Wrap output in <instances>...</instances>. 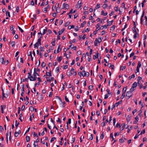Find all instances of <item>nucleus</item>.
Segmentation results:
<instances>
[{
	"label": "nucleus",
	"instance_id": "40",
	"mask_svg": "<svg viewBox=\"0 0 147 147\" xmlns=\"http://www.w3.org/2000/svg\"><path fill=\"white\" fill-rule=\"evenodd\" d=\"M126 87L125 88H123V93H124V94H125V92L126 91Z\"/></svg>",
	"mask_w": 147,
	"mask_h": 147
},
{
	"label": "nucleus",
	"instance_id": "56",
	"mask_svg": "<svg viewBox=\"0 0 147 147\" xmlns=\"http://www.w3.org/2000/svg\"><path fill=\"white\" fill-rule=\"evenodd\" d=\"M54 39H55V40L52 42L51 43L53 46H55V39L54 38Z\"/></svg>",
	"mask_w": 147,
	"mask_h": 147
},
{
	"label": "nucleus",
	"instance_id": "17",
	"mask_svg": "<svg viewBox=\"0 0 147 147\" xmlns=\"http://www.w3.org/2000/svg\"><path fill=\"white\" fill-rule=\"evenodd\" d=\"M113 23V20H112L111 21H109L107 23V26L111 25Z\"/></svg>",
	"mask_w": 147,
	"mask_h": 147
},
{
	"label": "nucleus",
	"instance_id": "47",
	"mask_svg": "<svg viewBox=\"0 0 147 147\" xmlns=\"http://www.w3.org/2000/svg\"><path fill=\"white\" fill-rule=\"evenodd\" d=\"M15 44V41H12L11 42V45L12 47L14 46Z\"/></svg>",
	"mask_w": 147,
	"mask_h": 147
},
{
	"label": "nucleus",
	"instance_id": "58",
	"mask_svg": "<svg viewBox=\"0 0 147 147\" xmlns=\"http://www.w3.org/2000/svg\"><path fill=\"white\" fill-rule=\"evenodd\" d=\"M30 109L31 111H34V109L32 106H30Z\"/></svg>",
	"mask_w": 147,
	"mask_h": 147
},
{
	"label": "nucleus",
	"instance_id": "7",
	"mask_svg": "<svg viewBox=\"0 0 147 147\" xmlns=\"http://www.w3.org/2000/svg\"><path fill=\"white\" fill-rule=\"evenodd\" d=\"M64 30L65 29L64 28H63L62 29L61 31H59L58 32L59 35H61V34H62L63 33Z\"/></svg>",
	"mask_w": 147,
	"mask_h": 147
},
{
	"label": "nucleus",
	"instance_id": "64",
	"mask_svg": "<svg viewBox=\"0 0 147 147\" xmlns=\"http://www.w3.org/2000/svg\"><path fill=\"white\" fill-rule=\"evenodd\" d=\"M96 114L97 115L99 116L100 114L99 111H97L96 112Z\"/></svg>",
	"mask_w": 147,
	"mask_h": 147
},
{
	"label": "nucleus",
	"instance_id": "18",
	"mask_svg": "<svg viewBox=\"0 0 147 147\" xmlns=\"http://www.w3.org/2000/svg\"><path fill=\"white\" fill-rule=\"evenodd\" d=\"M1 59L2 60V63L5 64L6 63V62L4 61L5 58L4 57H2Z\"/></svg>",
	"mask_w": 147,
	"mask_h": 147
},
{
	"label": "nucleus",
	"instance_id": "54",
	"mask_svg": "<svg viewBox=\"0 0 147 147\" xmlns=\"http://www.w3.org/2000/svg\"><path fill=\"white\" fill-rule=\"evenodd\" d=\"M97 39L96 38L95 41V42H94V45H95V46H97V44H98V42H97Z\"/></svg>",
	"mask_w": 147,
	"mask_h": 147
},
{
	"label": "nucleus",
	"instance_id": "14",
	"mask_svg": "<svg viewBox=\"0 0 147 147\" xmlns=\"http://www.w3.org/2000/svg\"><path fill=\"white\" fill-rule=\"evenodd\" d=\"M122 100H121L119 101L118 102H116L115 103V105L117 107L119 104L121 103Z\"/></svg>",
	"mask_w": 147,
	"mask_h": 147
},
{
	"label": "nucleus",
	"instance_id": "63",
	"mask_svg": "<svg viewBox=\"0 0 147 147\" xmlns=\"http://www.w3.org/2000/svg\"><path fill=\"white\" fill-rule=\"evenodd\" d=\"M105 125V122H102L101 123V125L102 127L104 126Z\"/></svg>",
	"mask_w": 147,
	"mask_h": 147
},
{
	"label": "nucleus",
	"instance_id": "38",
	"mask_svg": "<svg viewBox=\"0 0 147 147\" xmlns=\"http://www.w3.org/2000/svg\"><path fill=\"white\" fill-rule=\"evenodd\" d=\"M115 26L114 25H113L111 27L110 30H114L115 29Z\"/></svg>",
	"mask_w": 147,
	"mask_h": 147
},
{
	"label": "nucleus",
	"instance_id": "5",
	"mask_svg": "<svg viewBox=\"0 0 147 147\" xmlns=\"http://www.w3.org/2000/svg\"><path fill=\"white\" fill-rule=\"evenodd\" d=\"M99 54L98 53V51L96 53V55H94L93 56V58L94 59H95L96 58H98L99 57Z\"/></svg>",
	"mask_w": 147,
	"mask_h": 147
},
{
	"label": "nucleus",
	"instance_id": "22",
	"mask_svg": "<svg viewBox=\"0 0 147 147\" xmlns=\"http://www.w3.org/2000/svg\"><path fill=\"white\" fill-rule=\"evenodd\" d=\"M34 48H38V47L39 46V45H38L37 42H36V43L34 45Z\"/></svg>",
	"mask_w": 147,
	"mask_h": 147
},
{
	"label": "nucleus",
	"instance_id": "46",
	"mask_svg": "<svg viewBox=\"0 0 147 147\" xmlns=\"http://www.w3.org/2000/svg\"><path fill=\"white\" fill-rule=\"evenodd\" d=\"M124 140L122 138H121L119 140V142L121 143H122L124 142Z\"/></svg>",
	"mask_w": 147,
	"mask_h": 147
},
{
	"label": "nucleus",
	"instance_id": "42",
	"mask_svg": "<svg viewBox=\"0 0 147 147\" xmlns=\"http://www.w3.org/2000/svg\"><path fill=\"white\" fill-rule=\"evenodd\" d=\"M141 63L139 61L138 62V65L137 66V67H138L139 68V67H141Z\"/></svg>",
	"mask_w": 147,
	"mask_h": 147
},
{
	"label": "nucleus",
	"instance_id": "10",
	"mask_svg": "<svg viewBox=\"0 0 147 147\" xmlns=\"http://www.w3.org/2000/svg\"><path fill=\"white\" fill-rule=\"evenodd\" d=\"M46 75L47 76H49L51 77L52 76V74L51 73V71H50V72H47Z\"/></svg>",
	"mask_w": 147,
	"mask_h": 147
},
{
	"label": "nucleus",
	"instance_id": "25",
	"mask_svg": "<svg viewBox=\"0 0 147 147\" xmlns=\"http://www.w3.org/2000/svg\"><path fill=\"white\" fill-rule=\"evenodd\" d=\"M137 36H138V34L137 33V32H136V33H135L134 36V38H136Z\"/></svg>",
	"mask_w": 147,
	"mask_h": 147
},
{
	"label": "nucleus",
	"instance_id": "49",
	"mask_svg": "<svg viewBox=\"0 0 147 147\" xmlns=\"http://www.w3.org/2000/svg\"><path fill=\"white\" fill-rule=\"evenodd\" d=\"M41 41L40 39L39 40H37V43L38 44V45H41Z\"/></svg>",
	"mask_w": 147,
	"mask_h": 147
},
{
	"label": "nucleus",
	"instance_id": "32",
	"mask_svg": "<svg viewBox=\"0 0 147 147\" xmlns=\"http://www.w3.org/2000/svg\"><path fill=\"white\" fill-rule=\"evenodd\" d=\"M135 90L134 88L133 87H131V88L130 89V90L129 91V92H130L131 93Z\"/></svg>",
	"mask_w": 147,
	"mask_h": 147
},
{
	"label": "nucleus",
	"instance_id": "9",
	"mask_svg": "<svg viewBox=\"0 0 147 147\" xmlns=\"http://www.w3.org/2000/svg\"><path fill=\"white\" fill-rule=\"evenodd\" d=\"M54 79L53 77H51L50 78L47 77V79L48 81L50 82L51 80H53Z\"/></svg>",
	"mask_w": 147,
	"mask_h": 147
},
{
	"label": "nucleus",
	"instance_id": "53",
	"mask_svg": "<svg viewBox=\"0 0 147 147\" xmlns=\"http://www.w3.org/2000/svg\"><path fill=\"white\" fill-rule=\"evenodd\" d=\"M125 66H121L120 67V69L121 70H123V69H125Z\"/></svg>",
	"mask_w": 147,
	"mask_h": 147
},
{
	"label": "nucleus",
	"instance_id": "27",
	"mask_svg": "<svg viewBox=\"0 0 147 147\" xmlns=\"http://www.w3.org/2000/svg\"><path fill=\"white\" fill-rule=\"evenodd\" d=\"M102 7L104 9H106L107 7V4H105L103 5Z\"/></svg>",
	"mask_w": 147,
	"mask_h": 147
},
{
	"label": "nucleus",
	"instance_id": "24",
	"mask_svg": "<svg viewBox=\"0 0 147 147\" xmlns=\"http://www.w3.org/2000/svg\"><path fill=\"white\" fill-rule=\"evenodd\" d=\"M135 76L134 74H133L132 75L131 77V76H130L129 77V79L131 80L132 78H135Z\"/></svg>",
	"mask_w": 147,
	"mask_h": 147
},
{
	"label": "nucleus",
	"instance_id": "61",
	"mask_svg": "<svg viewBox=\"0 0 147 147\" xmlns=\"http://www.w3.org/2000/svg\"><path fill=\"white\" fill-rule=\"evenodd\" d=\"M3 130V128L2 126L0 125V131H2Z\"/></svg>",
	"mask_w": 147,
	"mask_h": 147
},
{
	"label": "nucleus",
	"instance_id": "30",
	"mask_svg": "<svg viewBox=\"0 0 147 147\" xmlns=\"http://www.w3.org/2000/svg\"><path fill=\"white\" fill-rule=\"evenodd\" d=\"M107 26L106 25H104L102 26L100 28L101 29H103L104 28H107Z\"/></svg>",
	"mask_w": 147,
	"mask_h": 147
},
{
	"label": "nucleus",
	"instance_id": "34",
	"mask_svg": "<svg viewBox=\"0 0 147 147\" xmlns=\"http://www.w3.org/2000/svg\"><path fill=\"white\" fill-rule=\"evenodd\" d=\"M7 14L8 16V17H10V13H9V12L8 11H7L6 12V16H7Z\"/></svg>",
	"mask_w": 147,
	"mask_h": 147
},
{
	"label": "nucleus",
	"instance_id": "36",
	"mask_svg": "<svg viewBox=\"0 0 147 147\" xmlns=\"http://www.w3.org/2000/svg\"><path fill=\"white\" fill-rule=\"evenodd\" d=\"M93 139V135L92 134H91L90 135V136L88 140H92Z\"/></svg>",
	"mask_w": 147,
	"mask_h": 147
},
{
	"label": "nucleus",
	"instance_id": "52",
	"mask_svg": "<svg viewBox=\"0 0 147 147\" xmlns=\"http://www.w3.org/2000/svg\"><path fill=\"white\" fill-rule=\"evenodd\" d=\"M142 79V77H140V76H139L138 77V84H139V81L140 80H141Z\"/></svg>",
	"mask_w": 147,
	"mask_h": 147
},
{
	"label": "nucleus",
	"instance_id": "62",
	"mask_svg": "<svg viewBox=\"0 0 147 147\" xmlns=\"http://www.w3.org/2000/svg\"><path fill=\"white\" fill-rule=\"evenodd\" d=\"M75 63V60L74 59L73 60V61H72V62L71 63V65H72L74 64Z\"/></svg>",
	"mask_w": 147,
	"mask_h": 147
},
{
	"label": "nucleus",
	"instance_id": "57",
	"mask_svg": "<svg viewBox=\"0 0 147 147\" xmlns=\"http://www.w3.org/2000/svg\"><path fill=\"white\" fill-rule=\"evenodd\" d=\"M72 140H71V141L72 142V143H73L75 142V138L74 137H72Z\"/></svg>",
	"mask_w": 147,
	"mask_h": 147
},
{
	"label": "nucleus",
	"instance_id": "45",
	"mask_svg": "<svg viewBox=\"0 0 147 147\" xmlns=\"http://www.w3.org/2000/svg\"><path fill=\"white\" fill-rule=\"evenodd\" d=\"M77 55H80L81 54V51L79 50L78 51L77 53Z\"/></svg>",
	"mask_w": 147,
	"mask_h": 147
},
{
	"label": "nucleus",
	"instance_id": "11",
	"mask_svg": "<svg viewBox=\"0 0 147 147\" xmlns=\"http://www.w3.org/2000/svg\"><path fill=\"white\" fill-rule=\"evenodd\" d=\"M62 59V58L61 56L60 57H57V59L58 61L60 62Z\"/></svg>",
	"mask_w": 147,
	"mask_h": 147
},
{
	"label": "nucleus",
	"instance_id": "43",
	"mask_svg": "<svg viewBox=\"0 0 147 147\" xmlns=\"http://www.w3.org/2000/svg\"><path fill=\"white\" fill-rule=\"evenodd\" d=\"M139 69L138 67H137V69L135 71V72L136 73L138 72H139Z\"/></svg>",
	"mask_w": 147,
	"mask_h": 147
},
{
	"label": "nucleus",
	"instance_id": "37",
	"mask_svg": "<svg viewBox=\"0 0 147 147\" xmlns=\"http://www.w3.org/2000/svg\"><path fill=\"white\" fill-rule=\"evenodd\" d=\"M86 22L85 21H84L81 24V26L83 28L84 27V25H85L86 24Z\"/></svg>",
	"mask_w": 147,
	"mask_h": 147
},
{
	"label": "nucleus",
	"instance_id": "44",
	"mask_svg": "<svg viewBox=\"0 0 147 147\" xmlns=\"http://www.w3.org/2000/svg\"><path fill=\"white\" fill-rule=\"evenodd\" d=\"M40 51H44V48L43 47H40Z\"/></svg>",
	"mask_w": 147,
	"mask_h": 147
},
{
	"label": "nucleus",
	"instance_id": "19",
	"mask_svg": "<svg viewBox=\"0 0 147 147\" xmlns=\"http://www.w3.org/2000/svg\"><path fill=\"white\" fill-rule=\"evenodd\" d=\"M61 45H59L57 51V53H58L60 51H61V49H60V47Z\"/></svg>",
	"mask_w": 147,
	"mask_h": 147
},
{
	"label": "nucleus",
	"instance_id": "6",
	"mask_svg": "<svg viewBox=\"0 0 147 147\" xmlns=\"http://www.w3.org/2000/svg\"><path fill=\"white\" fill-rule=\"evenodd\" d=\"M63 8H65L66 9H69V5L68 4L64 3L63 5Z\"/></svg>",
	"mask_w": 147,
	"mask_h": 147
},
{
	"label": "nucleus",
	"instance_id": "59",
	"mask_svg": "<svg viewBox=\"0 0 147 147\" xmlns=\"http://www.w3.org/2000/svg\"><path fill=\"white\" fill-rule=\"evenodd\" d=\"M78 4L79 5H80L81 4H82V1L81 0H79L78 2Z\"/></svg>",
	"mask_w": 147,
	"mask_h": 147
},
{
	"label": "nucleus",
	"instance_id": "41",
	"mask_svg": "<svg viewBox=\"0 0 147 147\" xmlns=\"http://www.w3.org/2000/svg\"><path fill=\"white\" fill-rule=\"evenodd\" d=\"M46 66V64L44 62H43L41 64V67H44Z\"/></svg>",
	"mask_w": 147,
	"mask_h": 147
},
{
	"label": "nucleus",
	"instance_id": "50",
	"mask_svg": "<svg viewBox=\"0 0 147 147\" xmlns=\"http://www.w3.org/2000/svg\"><path fill=\"white\" fill-rule=\"evenodd\" d=\"M125 94L123 93L122 95L121 96V98L122 99L123 98L125 97Z\"/></svg>",
	"mask_w": 147,
	"mask_h": 147
},
{
	"label": "nucleus",
	"instance_id": "39",
	"mask_svg": "<svg viewBox=\"0 0 147 147\" xmlns=\"http://www.w3.org/2000/svg\"><path fill=\"white\" fill-rule=\"evenodd\" d=\"M70 22H66V23H65V24H64L65 26L67 27V26L68 25H69L70 24Z\"/></svg>",
	"mask_w": 147,
	"mask_h": 147
},
{
	"label": "nucleus",
	"instance_id": "23",
	"mask_svg": "<svg viewBox=\"0 0 147 147\" xmlns=\"http://www.w3.org/2000/svg\"><path fill=\"white\" fill-rule=\"evenodd\" d=\"M26 141L27 142H28L30 141V137L28 136H26Z\"/></svg>",
	"mask_w": 147,
	"mask_h": 147
},
{
	"label": "nucleus",
	"instance_id": "12",
	"mask_svg": "<svg viewBox=\"0 0 147 147\" xmlns=\"http://www.w3.org/2000/svg\"><path fill=\"white\" fill-rule=\"evenodd\" d=\"M137 86V83L136 82H135L132 84V87L134 88H136Z\"/></svg>",
	"mask_w": 147,
	"mask_h": 147
},
{
	"label": "nucleus",
	"instance_id": "60",
	"mask_svg": "<svg viewBox=\"0 0 147 147\" xmlns=\"http://www.w3.org/2000/svg\"><path fill=\"white\" fill-rule=\"evenodd\" d=\"M47 7H45L43 9V11L44 12H45V13H46L47 12Z\"/></svg>",
	"mask_w": 147,
	"mask_h": 147
},
{
	"label": "nucleus",
	"instance_id": "21",
	"mask_svg": "<svg viewBox=\"0 0 147 147\" xmlns=\"http://www.w3.org/2000/svg\"><path fill=\"white\" fill-rule=\"evenodd\" d=\"M106 91L107 92H108V94H111V95H112V93L111 92H110V90L108 89H107L106 90Z\"/></svg>",
	"mask_w": 147,
	"mask_h": 147
},
{
	"label": "nucleus",
	"instance_id": "33",
	"mask_svg": "<svg viewBox=\"0 0 147 147\" xmlns=\"http://www.w3.org/2000/svg\"><path fill=\"white\" fill-rule=\"evenodd\" d=\"M75 26L74 25H72L71 26H68V29H71L72 28H74Z\"/></svg>",
	"mask_w": 147,
	"mask_h": 147
},
{
	"label": "nucleus",
	"instance_id": "48",
	"mask_svg": "<svg viewBox=\"0 0 147 147\" xmlns=\"http://www.w3.org/2000/svg\"><path fill=\"white\" fill-rule=\"evenodd\" d=\"M56 139V138L55 137H53L52 138L50 142H51L54 141Z\"/></svg>",
	"mask_w": 147,
	"mask_h": 147
},
{
	"label": "nucleus",
	"instance_id": "29",
	"mask_svg": "<svg viewBox=\"0 0 147 147\" xmlns=\"http://www.w3.org/2000/svg\"><path fill=\"white\" fill-rule=\"evenodd\" d=\"M71 123V119L69 118L68 119V121L67 122V125H68L69 124H70Z\"/></svg>",
	"mask_w": 147,
	"mask_h": 147
},
{
	"label": "nucleus",
	"instance_id": "26",
	"mask_svg": "<svg viewBox=\"0 0 147 147\" xmlns=\"http://www.w3.org/2000/svg\"><path fill=\"white\" fill-rule=\"evenodd\" d=\"M1 110H3V109H5L6 107V106L5 105H2L1 106Z\"/></svg>",
	"mask_w": 147,
	"mask_h": 147
},
{
	"label": "nucleus",
	"instance_id": "20",
	"mask_svg": "<svg viewBox=\"0 0 147 147\" xmlns=\"http://www.w3.org/2000/svg\"><path fill=\"white\" fill-rule=\"evenodd\" d=\"M47 27H45V29H44L43 30V32H42V35H44L46 33V32H47Z\"/></svg>",
	"mask_w": 147,
	"mask_h": 147
},
{
	"label": "nucleus",
	"instance_id": "8",
	"mask_svg": "<svg viewBox=\"0 0 147 147\" xmlns=\"http://www.w3.org/2000/svg\"><path fill=\"white\" fill-rule=\"evenodd\" d=\"M131 116L129 115H128L127 117L126 120L128 122L129 121L131 118Z\"/></svg>",
	"mask_w": 147,
	"mask_h": 147
},
{
	"label": "nucleus",
	"instance_id": "51",
	"mask_svg": "<svg viewBox=\"0 0 147 147\" xmlns=\"http://www.w3.org/2000/svg\"><path fill=\"white\" fill-rule=\"evenodd\" d=\"M18 28L19 30H20V31L22 33L24 32L23 30L22 29V28L19 26H18Z\"/></svg>",
	"mask_w": 147,
	"mask_h": 147
},
{
	"label": "nucleus",
	"instance_id": "2",
	"mask_svg": "<svg viewBox=\"0 0 147 147\" xmlns=\"http://www.w3.org/2000/svg\"><path fill=\"white\" fill-rule=\"evenodd\" d=\"M72 11H73V9H72L69 12V13L67 14V15H69V18H71V16H72V15H69V14L70 13H75L76 11V10H75L74 11H73V12H72Z\"/></svg>",
	"mask_w": 147,
	"mask_h": 147
},
{
	"label": "nucleus",
	"instance_id": "55",
	"mask_svg": "<svg viewBox=\"0 0 147 147\" xmlns=\"http://www.w3.org/2000/svg\"><path fill=\"white\" fill-rule=\"evenodd\" d=\"M22 116V113H21L20 114V117L19 118V119L21 121H22V120L21 119V117Z\"/></svg>",
	"mask_w": 147,
	"mask_h": 147
},
{
	"label": "nucleus",
	"instance_id": "16",
	"mask_svg": "<svg viewBox=\"0 0 147 147\" xmlns=\"http://www.w3.org/2000/svg\"><path fill=\"white\" fill-rule=\"evenodd\" d=\"M30 79V81H35L36 80H34V79L33 76H30V78H28Z\"/></svg>",
	"mask_w": 147,
	"mask_h": 147
},
{
	"label": "nucleus",
	"instance_id": "15",
	"mask_svg": "<svg viewBox=\"0 0 147 147\" xmlns=\"http://www.w3.org/2000/svg\"><path fill=\"white\" fill-rule=\"evenodd\" d=\"M100 7V5L99 4H97L95 7V9H94V11H95L96 9H97Z\"/></svg>",
	"mask_w": 147,
	"mask_h": 147
},
{
	"label": "nucleus",
	"instance_id": "28",
	"mask_svg": "<svg viewBox=\"0 0 147 147\" xmlns=\"http://www.w3.org/2000/svg\"><path fill=\"white\" fill-rule=\"evenodd\" d=\"M72 74L73 73L71 71L68 72L67 74V75L69 76H71Z\"/></svg>",
	"mask_w": 147,
	"mask_h": 147
},
{
	"label": "nucleus",
	"instance_id": "31",
	"mask_svg": "<svg viewBox=\"0 0 147 147\" xmlns=\"http://www.w3.org/2000/svg\"><path fill=\"white\" fill-rule=\"evenodd\" d=\"M15 123H16L15 126L16 127V129H17L18 126V125L20 123L19 122L17 123V121L16 120L15 121Z\"/></svg>",
	"mask_w": 147,
	"mask_h": 147
},
{
	"label": "nucleus",
	"instance_id": "3",
	"mask_svg": "<svg viewBox=\"0 0 147 147\" xmlns=\"http://www.w3.org/2000/svg\"><path fill=\"white\" fill-rule=\"evenodd\" d=\"M126 95L128 97V99H129L131 96V93L130 92L128 91L126 92Z\"/></svg>",
	"mask_w": 147,
	"mask_h": 147
},
{
	"label": "nucleus",
	"instance_id": "35",
	"mask_svg": "<svg viewBox=\"0 0 147 147\" xmlns=\"http://www.w3.org/2000/svg\"><path fill=\"white\" fill-rule=\"evenodd\" d=\"M93 88V86L91 85L89 86L88 88L89 90H92Z\"/></svg>",
	"mask_w": 147,
	"mask_h": 147
},
{
	"label": "nucleus",
	"instance_id": "4",
	"mask_svg": "<svg viewBox=\"0 0 147 147\" xmlns=\"http://www.w3.org/2000/svg\"><path fill=\"white\" fill-rule=\"evenodd\" d=\"M123 125V126L121 128L120 130L121 131L123 130V129L124 128H125V129H127L128 127V126H127V127H125L126 125L125 124V123H122V124Z\"/></svg>",
	"mask_w": 147,
	"mask_h": 147
},
{
	"label": "nucleus",
	"instance_id": "1",
	"mask_svg": "<svg viewBox=\"0 0 147 147\" xmlns=\"http://www.w3.org/2000/svg\"><path fill=\"white\" fill-rule=\"evenodd\" d=\"M89 73L88 72H86L85 71H82V75L83 77L86 76L87 77H88L89 76Z\"/></svg>",
	"mask_w": 147,
	"mask_h": 147
},
{
	"label": "nucleus",
	"instance_id": "13",
	"mask_svg": "<svg viewBox=\"0 0 147 147\" xmlns=\"http://www.w3.org/2000/svg\"><path fill=\"white\" fill-rule=\"evenodd\" d=\"M102 15H103L104 16H106L107 15V13L106 12V13H104V11L103 10H102L101 11V14Z\"/></svg>",
	"mask_w": 147,
	"mask_h": 147
}]
</instances>
